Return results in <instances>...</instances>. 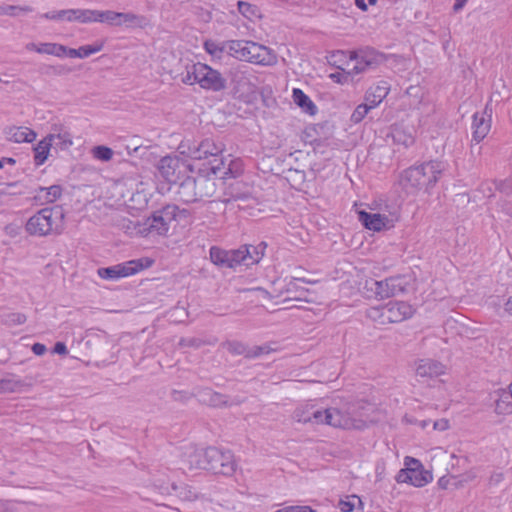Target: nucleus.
<instances>
[{
  "mask_svg": "<svg viewBox=\"0 0 512 512\" xmlns=\"http://www.w3.org/2000/svg\"><path fill=\"white\" fill-rule=\"evenodd\" d=\"M293 419L302 424L329 425L334 428L362 427V419L345 417L336 407L321 408L314 403L298 406L292 415Z\"/></svg>",
  "mask_w": 512,
  "mask_h": 512,
  "instance_id": "f257e3e1",
  "label": "nucleus"
},
{
  "mask_svg": "<svg viewBox=\"0 0 512 512\" xmlns=\"http://www.w3.org/2000/svg\"><path fill=\"white\" fill-rule=\"evenodd\" d=\"M446 169L447 164L442 161L424 162L404 170L400 175L399 183L407 194L414 195L421 190L429 192Z\"/></svg>",
  "mask_w": 512,
  "mask_h": 512,
  "instance_id": "f03ea898",
  "label": "nucleus"
},
{
  "mask_svg": "<svg viewBox=\"0 0 512 512\" xmlns=\"http://www.w3.org/2000/svg\"><path fill=\"white\" fill-rule=\"evenodd\" d=\"M50 19H63L64 21H79L81 23L87 22H101L119 25L122 23L128 24L127 27L133 28L136 26L141 27L144 18L138 17L131 13H119L114 11H99V10H81L70 9L62 10L57 13H49L46 15Z\"/></svg>",
  "mask_w": 512,
  "mask_h": 512,
  "instance_id": "7ed1b4c3",
  "label": "nucleus"
},
{
  "mask_svg": "<svg viewBox=\"0 0 512 512\" xmlns=\"http://www.w3.org/2000/svg\"><path fill=\"white\" fill-rule=\"evenodd\" d=\"M177 77L184 84H198L202 89L213 92H220L227 87L226 78L218 70L201 62L185 64L184 70Z\"/></svg>",
  "mask_w": 512,
  "mask_h": 512,
  "instance_id": "20e7f679",
  "label": "nucleus"
},
{
  "mask_svg": "<svg viewBox=\"0 0 512 512\" xmlns=\"http://www.w3.org/2000/svg\"><path fill=\"white\" fill-rule=\"evenodd\" d=\"M64 214L55 208H43L31 216L25 225L26 232L31 236L43 237L60 234L63 228Z\"/></svg>",
  "mask_w": 512,
  "mask_h": 512,
  "instance_id": "39448f33",
  "label": "nucleus"
},
{
  "mask_svg": "<svg viewBox=\"0 0 512 512\" xmlns=\"http://www.w3.org/2000/svg\"><path fill=\"white\" fill-rule=\"evenodd\" d=\"M215 177L198 175L185 178L179 185L177 197L179 201L190 204L212 197L216 192Z\"/></svg>",
  "mask_w": 512,
  "mask_h": 512,
  "instance_id": "423d86ee",
  "label": "nucleus"
},
{
  "mask_svg": "<svg viewBox=\"0 0 512 512\" xmlns=\"http://www.w3.org/2000/svg\"><path fill=\"white\" fill-rule=\"evenodd\" d=\"M384 60L383 55L373 48H364L355 51L350 61L347 63V70H343L347 75L340 73L331 74L330 77L339 83L347 81L349 75L354 76L360 73L375 69Z\"/></svg>",
  "mask_w": 512,
  "mask_h": 512,
  "instance_id": "0eeeda50",
  "label": "nucleus"
},
{
  "mask_svg": "<svg viewBox=\"0 0 512 512\" xmlns=\"http://www.w3.org/2000/svg\"><path fill=\"white\" fill-rule=\"evenodd\" d=\"M412 305L404 301L389 302L381 307H372L368 310V317L380 325L402 322L414 314Z\"/></svg>",
  "mask_w": 512,
  "mask_h": 512,
  "instance_id": "6e6552de",
  "label": "nucleus"
},
{
  "mask_svg": "<svg viewBox=\"0 0 512 512\" xmlns=\"http://www.w3.org/2000/svg\"><path fill=\"white\" fill-rule=\"evenodd\" d=\"M407 284L405 278L401 276L389 277L384 280L369 278L365 280L362 289L367 298L383 300L404 292Z\"/></svg>",
  "mask_w": 512,
  "mask_h": 512,
  "instance_id": "1a4fd4ad",
  "label": "nucleus"
},
{
  "mask_svg": "<svg viewBox=\"0 0 512 512\" xmlns=\"http://www.w3.org/2000/svg\"><path fill=\"white\" fill-rule=\"evenodd\" d=\"M228 55L246 62L256 64H268L270 60L269 49L253 41L232 40L228 41Z\"/></svg>",
  "mask_w": 512,
  "mask_h": 512,
  "instance_id": "9d476101",
  "label": "nucleus"
},
{
  "mask_svg": "<svg viewBox=\"0 0 512 512\" xmlns=\"http://www.w3.org/2000/svg\"><path fill=\"white\" fill-rule=\"evenodd\" d=\"M177 207L174 205H167L166 207L158 210L147 218L143 224L135 226L136 233L143 236L148 235H166L169 231L170 224L175 220Z\"/></svg>",
  "mask_w": 512,
  "mask_h": 512,
  "instance_id": "9b49d317",
  "label": "nucleus"
},
{
  "mask_svg": "<svg viewBox=\"0 0 512 512\" xmlns=\"http://www.w3.org/2000/svg\"><path fill=\"white\" fill-rule=\"evenodd\" d=\"M404 466L395 477L397 483H408L415 487H423L433 479L432 473L425 470L418 459L407 456L404 459Z\"/></svg>",
  "mask_w": 512,
  "mask_h": 512,
  "instance_id": "f8f14e48",
  "label": "nucleus"
},
{
  "mask_svg": "<svg viewBox=\"0 0 512 512\" xmlns=\"http://www.w3.org/2000/svg\"><path fill=\"white\" fill-rule=\"evenodd\" d=\"M207 470L226 476L232 475L236 470L234 455L229 450L216 447L206 448Z\"/></svg>",
  "mask_w": 512,
  "mask_h": 512,
  "instance_id": "ddd939ff",
  "label": "nucleus"
},
{
  "mask_svg": "<svg viewBox=\"0 0 512 512\" xmlns=\"http://www.w3.org/2000/svg\"><path fill=\"white\" fill-rule=\"evenodd\" d=\"M153 260L150 258H140L130 260L122 264H118L111 267L98 269V275L102 279L117 280L122 277H127L142 271L143 269L151 267Z\"/></svg>",
  "mask_w": 512,
  "mask_h": 512,
  "instance_id": "4468645a",
  "label": "nucleus"
},
{
  "mask_svg": "<svg viewBox=\"0 0 512 512\" xmlns=\"http://www.w3.org/2000/svg\"><path fill=\"white\" fill-rule=\"evenodd\" d=\"M181 154H184L195 160L206 159L209 156H217L223 151L221 144H217L213 139H204L200 143H192L189 140L181 142L179 145Z\"/></svg>",
  "mask_w": 512,
  "mask_h": 512,
  "instance_id": "2eb2a0df",
  "label": "nucleus"
},
{
  "mask_svg": "<svg viewBox=\"0 0 512 512\" xmlns=\"http://www.w3.org/2000/svg\"><path fill=\"white\" fill-rule=\"evenodd\" d=\"M266 243L261 242L257 246L244 245L235 250H229L230 268L244 265L249 267L258 263L264 256Z\"/></svg>",
  "mask_w": 512,
  "mask_h": 512,
  "instance_id": "dca6fc26",
  "label": "nucleus"
},
{
  "mask_svg": "<svg viewBox=\"0 0 512 512\" xmlns=\"http://www.w3.org/2000/svg\"><path fill=\"white\" fill-rule=\"evenodd\" d=\"M188 165L177 156H165L157 164L159 175L168 183H176Z\"/></svg>",
  "mask_w": 512,
  "mask_h": 512,
  "instance_id": "f3484780",
  "label": "nucleus"
},
{
  "mask_svg": "<svg viewBox=\"0 0 512 512\" xmlns=\"http://www.w3.org/2000/svg\"><path fill=\"white\" fill-rule=\"evenodd\" d=\"M492 113V107L487 103L483 111L473 115L472 137L476 143H480L488 135L491 129Z\"/></svg>",
  "mask_w": 512,
  "mask_h": 512,
  "instance_id": "a211bd4d",
  "label": "nucleus"
},
{
  "mask_svg": "<svg viewBox=\"0 0 512 512\" xmlns=\"http://www.w3.org/2000/svg\"><path fill=\"white\" fill-rule=\"evenodd\" d=\"M182 468L188 470L194 469H206L207 470V458L206 449H198L190 447L182 457Z\"/></svg>",
  "mask_w": 512,
  "mask_h": 512,
  "instance_id": "6ab92c4d",
  "label": "nucleus"
},
{
  "mask_svg": "<svg viewBox=\"0 0 512 512\" xmlns=\"http://www.w3.org/2000/svg\"><path fill=\"white\" fill-rule=\"evenodd\" d=\"M3 134L7 141L17 144L32 143L37 137L34 130L24 126H7L4 128Z\"/></svg>",
  "mask_w": 512,
  "mask_h": 512,
  "instance_id": "aec40b11",
  "label": "nucleus"
},
{
  "mask_svg": "<svg viewBox=\"0 0 512 512\" xmlns=\"http://www.w3.org/2000/svg\"><path fill=\"white\" fill-rule=\"evenodd\" d=\"M446 367L433 359H422L417 363L416 375L421 378H434L445 374Z\"/></svg>",
  "mask_w": 512,
  "mask_h": 512,
  "instance_id": "412c9836",
  "label": "nucleus"
},
{
  "mask_svg": "<svg viewBox=\"0 0 512 512\" xmlns=\"http://www.w3.org/2000/svg\"><path fill=\"white\" fill-rule=\"evenodd\" d=\"M390 91V85L386 81H380L372 85L365 94V102L369 107H377Z\"/></svg>",
  "mask_w": 512,
  "mask_h": 512,
  "instance_id": "4be33fe9",
  "label": "nucleus"
},
{
  "mask_svg": "<svg viewBox=\"0 0 512 512\" xmlns=\"http://www.w3.org/2000/svg\"><path fill=\"white\" fill-rule=\"evenodd\" d=\"M360 222L369 230L381 231L391 226V221L387 216L375 213L371 214L365 211L359 212Z\"/></svg>",
  "mask_w": 512,
  "mask_h": 512,
  "instance_id": "5701e85b",
  "label": "nucleus"
},
{
  "mask_svg": "<svg viewBox=\"0 0 512 512\" xmlns=\"http://www.w3.org/2000/svg\"><path fill=\"white\" fill-rule=\"evenodd\" d=\"M53 145V136H45L34 147V163L36 166L43 165L49 157Z\"/></svg>",
  "mask_w": 512,
  "mask_h": 512,
  "instance_id": "b1692460",
  "label": "nucleus"
},
{
  "mask_svg": "<svg viewBox=\"0 0 512 512\" xmlns=\"http://www.w3.org/2000/svg\"><path fill=\"white\" fill-rule=\"evenodd\" d=\"M408 105L413 109H420L425 104V91L419 85H411L406 89Z\"/></svg>",
  "mask_w": 512,
  "mask_h": 512,
  "instance_id": "393cba45",
  "label": "nucleus"
},
{
  "mask_svg": "<svg viewBox=\"0 0 512 512\" xmlns=\"http://www.w3.org/2000/svg\"><path fill=\"white\" fill-rule=\"evenodd\" d=\"M62 194V188L59 185H52L48 188L39 187L36 190L35 198L42 204L55 202Z\"/></svg>",
  "mask_w": 512,
  "mask_h": 512,
  "instance_id": "a878e982",
  "label": "nucleus"
},
{
  "mask_svg": "<svg viewBox=\"0 0 512 512\" xmlns=\"http://www.w3.org/2000/svg\"><path fill=\"white\" fill-rule=\"evenodd\" d=\"M53 132L47 136H53V142L57 140L56 146L61 150L69 149L73 145L71 133L62 126H54Z\"/></svg>",
  "mask_w": 512,
  "mask_h": 512,
  "instance_id": "bb28decb",
  "label": "nucleus"
},
{
  "mask_svg": "<svg viewBox=\"0 0 512 512\" xmlns=\"http://www.w3.org/2000/svg\"><path fill=\"white\" fill-rule=\"evenodd\" d=\"M292 96L294 103L297 104L304 112L309 115H314L317 112L316 105L301 89L294 88Z\"/></svg>",
  "mask_w": 512,
  "mask_h": 512,
  "instance_id": "cd10ccee",
  "label": "nucleus"
},
{
  "mask_svg": "<svg viewBox=\"0 0 512 512\" xmlns=\"http://www.w3.org/2000/svg\"><path fill=\"white\" fill-rule=\"evenodd\" d=\"M201 397H202L203 402H205L208 405L213 406V407H220L223 405H232L233 404L232 402L231 403L228 402L227 396H225L221 393H218V392H214L210 389H205L202 392Z\"/></svg>",
  "mask_w": 512,
  "mask_h": 512,
  "instance_id": "c85d7f7f",
  "label": "nucleus"
},
{
  "mask_svg": "<svg viewBox=\"0 0 512 512\" xmlns=\"http://www.w3.org/2000/svg\"><path fill=\"white\" fill-rule=\"evenodd\" d=\"M210 260L217 266L230 268L229 250L213 246L209 251Z\"/></svg>",
  "mask_w": 512,
  "mask_h": 512,
  "instance_id": "c756f323",
  "label": "nucleus"
},
{
  "mask_svg": "<svg viewBox=\"0 0 512 512\" xmlns=\"http://www.w3.org/2000/svg\"><path fill=\"white\" fill-rule=\"evenodd\" d=\"M495 411L498 414H511L512 394H509L506 390H501L495 403Z\"/></svg>",
  "mask_w": 512,
  "mask_h": 512,
  "instance_id": "7c9ffc66",
  "label": "nucleus"
},
{
  "mask_svg": "<svg viewBox=\"0 0 512 512\" xmlns=\"http://www.w3.org/2000/svg\"><path fill=\"white\" fill-rule=\"evenodd\" d=\"M394 143L409 147L414 143V136L411 132L401 127H395L391 133Z\"/></svg>",
  "mask_w": 512,
  "mask_h": 512,
  "instance_id": "2f4dec72",
  "label": "nucleus"
},
{
  "mask_svg": "<svg viewBox=\"0 0 512 512\" xmlns=\"http://www.w3.org/2000/svg\"><path fill=\"white\" fill-rule=\"evenodd\" d=\"M341 413L345 417H350V418H354V419H362L363 422H364V425L362 427H350L349 429L362 430V429L367 427V423L369 421V416L365 412L364 407H362V406H350V407L347 408V410L345 412L341 411Z\"/></svg>",
  "mask_w": 512,
  "mask_h": 512,
  "instance_id": "473e14b6",
  "label": "nucleus"
},
{
  "mask_svg": "<svg viewBox=\"0 0 512 512\" xmlns=\"http://www.w3.org/2000/svg\"><path fill=\"white\" fill-rule=\"evenodd\" d=\"M27 49L35 50L38 53L60 56V51L63 50V45L54 43H41L39 45H36L34 43H30L27 45Z\"/></svg>",
  "mask_w": 512,
  "mask_h": 512,
  "instance_id": "72a5a7b5",
  "label": "nucleus"
},
{
  "mask_svg": "<svg viewBox=\"0 0 512 512\" xmlns=\"http://www.w3.org/2000/svg\"><path fill=\"white\" fill-rule=\"evenodd\" d=\"M227 42L217 43L212 40H207L204 43L205 50L214 57H221L223 52L228 54Z\"/></svg>",
  "mask_w": 512,
  "mask_h": 512,
  "instance_id": "f704fd0d",
  "label": "nucleus"
},
{
  "mask_svg": "<svg viewBox=\"0 0 512 512\" xmlns=\"http://www.w3.org/2000/svg\"><path fill=\"white\" fill-rule=\"evenodd\" d=\"M91 153L95 159L107 162L110 161L113 157V150L107 146L99 145L95 146Z\"/></svg>",
  "mask_w": 512,
  "mask_h": 512,
  "instance_id": "c9c22d12",
  "label": "nucleus"
},
{
  "mask_svg": "<svg viewBox=\"0 0 512 512\" xmlns=\"http://www.w3.org/2000/svg\"><path fill=\"white\" fill-rule=\"evenodd\" d=\"M238 9L243 16L250 20H252L254 17H260L258 8L256 6L251 5L250 3L239 1Z\"/></svg>",
  "mask_w": 512,
  "mask_h": 512,
  "instance_id": "e433bc0d",
  "label": "nucleus"
},
{
  "mask_svg": "<svg viewBox=\"0 0 512 512\" xmlns=\"http://www.w3.org/2000/svg\"><path fill=\"white\" fill-rule=\"evenodd\" d=\"M373 109L372 107H369L366 102L359 104L355 110L353 111L350 120L351 122L357 124L361 122L365 116L368 114V112Z\"/></svg>",
  "mask_w": 512,
  "mask_h": 512,
  "instance_id": "4c0bfd02",
  "label": "nucleus"
},
{
  "mask_svg": "<svg viewBox=\"0 0 512 512\" xmlns=\"http://www.w3.org/2000/svg\"><path fill=\"white\" fill-rule=\"evenodd\" d=\"M103 48V42H95L93 44L84 45L78 48L79 58H87L92 54L101 51Z\"/></svg>",
  "mask_w": 512,
  "mask_h": 512,
  "instance_id": "58836bf2",
  "label": "nucleus"
},
{
  "mask_svg": "<svg viewBox=\"0 0 512 512\" xmlns=\"http://www.w3.org/2000/svg\"><path fill=\"white\" fill-rule=\"evenodd\" d=\"M475 477H476V475L473 472H468V473L458 475V476L452 475L453 480H452L451 486L454 489L462 488L466 483L474 480Z\"/></svg>",
  "mask_w": 512,
  "mask_h": 512,
  "instance_id": "ea45409f",
  "label": "nucleus"
},
{
  "mask_svg": "<svg viewBox=\"0 0 512 512\" xmlns=\"http://www.w3.org/2000/svg\"><path fill=\"white\" fill-rule=\"evenodd\" d=\"M174 490H177L178 496L182 500L194 501L198 498L197 492L189 486H182L180 488L174 487Z\"/></svg>",
  "mask_w": 512,
  "mask_h": 512,
  "instance_id": "a19ab883",
  "label": "nucleus"
},
{
  "mask_svg": "<svg viewBox=\"0 0 512 512\" xmlns=\"http://www.w3.org/2000/svg\"><path fill=\"white\" fill-rule=\"evenodd\" d=\"M26 316L22 313H10L5 318V323L9 326L21 325L25 323Z\"/></svg>",
  "mask_w": 512,
  "mask_h": 512,
  "instance_id": "79ce46f5",
  "label": "nucleus"
},
{
  "mask_svg": "<svg viewBox=\"0 0 512 512\" xmlns=\"http://www.w3.org/2000/svg\"><path fill=\"white\" fill-rule=\"evenodd\" d=\"M496 190L506 195L512 194V179L496 180Z\"/></svg>",
  "mask_w": 512,
  "mask_h": 512,
  "instance_id": "37998d69",
  "label": "nucleus"
},
{
  "mask_svg": "<svg viewBox=\"0 0 512 512\" xmlns=\"http://www.w3.org/2000/svg\"><path fill=\"white\" fill-rule=\"evenodd\" d=\"M355 500L360 501L357 496H352L351 499L347 498L345 500H340L338 503V508L341 512H352L355 507Z\"/></svg>",
  "mask_w": 512,
  "mask_h": 512,
  "instance_id": "c03bdc74",
  "label": "nucleus"
},
{
  "mask_svg": "<svg viewBox=\"0 0 512 512\" xmlns=\"http://www.w3.org/2000/svg\"><path fill=\"white\" fill-rule=\"evenodd\" d=\"M495 190H496V180L485 181L480 186V191L486 197H492L494 195Z\"/></svg>",
  "mask_w": 512,
  "mask_h": 512,
  "instance_id": "a18cd8bd",
  "label": "nucleus"
},
{
  "mask_svg": "<svg viewBox=\"0 0 512 512\" xmlns=\"http://www.w3.org/2000/svg\"><path fill=\"white\" fill-rule=\"evenodd\" d=\"M226 348L227 350L232 353V354H236V355H240V354H243L245 353L246 351V348L245 346L240 343V342H228L226 344Z\"/></svg>",
  "mask_w": 512,
  "mask_h": 512,
  "instance_id": "49530a36",
  "label": "nucleus"
},
{
  "mask_svg": "<svg viewBox=\"0 0 512 512\" xmlns=\"http://www.w3.org/2000/svg\"><path fill=\"white\" fill-rule=\"evenodd\" d=\"M202 345V341L195 337L182 338L179 341V346L181 347H200Z\"/></svg>",
  "mask_w": 512,
  "mask_h": 512,
  "instance_id": "de8ad7c7",
  "label": "nucleus"
},
{
  "mask_svg": "<svg viewBox=\"0 0 512 512\" xmlns=\"http://www.w3.org/2000/svg\"><path fill=\"white\" fill-rule=\"evenodd\" d=\"M275 512H316L310 506H287Z\"/></svg>",
  "mask_w": 512,
  "mask_h": 512,
  "instance_id": "09e8293b",
  "label": "nucleus"
},
{
  "mask_svg": "<svg viewBox=\"0 0 512 512\" xmlns=\"http://www.w3.org/2000/svg\"><path fill=\"white\" fill-rule=\"evenodd\" d=\"M48 74H68L71 72V69L67 66H55V67H49L46 71Z\"/></svg>",
  "mask_w": 512,
  "mask_h": 512,
  "instance_id": "8fccbe9b",
  "label": "nucleus"
},
{
  "mask_svg": "<svg viewBox=\"0 0 512 512\" xmlns=\"http://www.w3.org/2000/svg\"><path fill=\"white\" fill-rule=\"evenodd\" d=\"M269 352L268 350V347L266 346H257V347H254L252 350H250L248 353H247V356L248 357H258L262 354H267Z\"/></svg>",
  "mask_w": 512,
  "mask_h": 512,
  "instance_id": "3c124183",
  "label": "nucleus"
},
{
  "mask_svg": "<svg viewBox=\"0 0 512 512\" xmlns=\"http://www.w3.org/2000/svg\"><path fill=\"white\" fill-rule=\"evenodd\" d=\"M79 52L78 49L74 48H67L66 46H63V50L60 51V56H68L70 58H79Z\"/></svg>",
  "mask_w": 512,
  "mask_h": 512,
  "instance_id": "603ef678",
  "label": "nucleus"
},
{
  "mask_svg": "<svg viewBox=\"0 0 512 512\" xmlns=\"http://www.w3.org/2000/svg\"><path fill=\"white\" fill-rule=\"evenodd\" d=\"M452 475L451 476H442L439 480H438V486L441 488V489H448L451 486V483H452Z\"/></svg>",
  "mask_w": 512,
  "mask_h": 512,
  "instance_id": "864d4df0",
  "label": "nucleus"
},
{
  "mask_svg": "<svg viewBox=\"0 0 512 512\" xmlns=\"http://www.w3.org/2000/svg\"><path fill=\"white\" fill-rule=\"evenodd\" d=\"M46 346L41 343H35L32 346V351L35 355L41 356L46 352Z\"/></svg>",
  "mask_w": 512,
  "mask_h": 512,
  "instance_id": "5fc2aeb1",
  "label": "nucleus"
},
{
  "mask_svg": "<svg viewBox=\"0 0 512 512\" xmlns=\"http://www.w3.org/2000/svg\"><path fill=\"white\" fill-rule=\"evenodd\" d=\"M54 352L60 355H66L68 350L63 342H57L54 346Z\"/></svg>",
  "mask_w": 512,
  "mask_h": 512,
  "instance_id": "6e6d98bb",
  "label": "nucleus"
},
{
  "mask_svg": "<svg viewBox=\"0 0 512 512\" xmlns=\"http://www.w3.org/2000/svg\"><path fill=\"white\" fill-rule=\"evenodd\" d=\"M448 427H449V423L446 419H441L434 423L435 430L444 431V430L448 429Z\"/></svg>",
  "mask_w": 512,
  "mask_h": 512,
  "instance_id": "4d7b16f0",
  "label": "nucleus"
},
{
  "mask_svg": "<svg viewBox=\"0 0 512 512\" xmlns=\"http://www.w3.org/2000/svg\"><path fill=\"white\" fill-rule=\"evenodd\" d=\"M246 74H247V70H241V69L237 70L234 74L233 81L237 82L238 79H239V81L240 80H248Z\"/></svg>",
  "mask_w": 512,
  "mask_h": 512,
  "instance_id": "13d9d810",
  "label": "nucleus"
},
{
  "mask_svg": "<svg viewBox=\"0 0 512 512\" xmlns=\"http://www.w3.org/2000/svg\"><path fill=\"white\" fill-rule=\"evenodd\" d=\"M17 9L16 6H0V14L14 15Z\"/></svg>",
  "mask_w": 512,
  "mask_h": 512,
  "instance_id": "bf43d9fd",
  "label": "nucleus"
},
{
  "mask_svg": "<svg viewBox=\"0 0 512 512\" xmlns=\"http://www.w3.org/2000/svg\"><path fill=\"white\" fill-rule=\"evenodd\" d=\"M384 466H377L376 467V479L377 481H381L383 479V476H384Z\"/></svg>",
  "mask_w": 512,
  "mask_h": 512,
  "instance_id": "052dcab7",
  "label": "nucleus"
},
{
  "mask_svg": "<svg viewBox=\"0 0 512 512\" xmlns=\"http://www.w3.org/2000/svg\"><path fill=\"white\" fill-rule=\"evenodd\" d=\"M467 1L468 0H456L455 4L453 6L454 11L457 12V11L461 10Z\"/></svg>",
  "mask_w": 512,
  "mask_h": 512,
  "instance_id": "680f3d73",
  "label": "nucleus"
},
{
  "mask_svg": "<svg viewBox=\"0 0 512 512\" xmlns=\"http://www.w3.org/2000/svg\"><path fill=\"white\" fill-rule=\"evenodd\" d=\"M355 5L362 11H367L365 0H355Z\"/></svg>",
  "mask_w": 512,
  "mask_h": 512,
  "instance_id": "e2e57ef3",
  "label": "nucleus"
},
{
  "mask_svg": "<svg viewBox=\"0 0 512 512\" xmlns=\"http://www.w3.org/2000/svg\"><path fill=\"white\" fill-rule=\"evenodd\" d=\"M505 311L512 315V296L505 303Z\"/></svg>",
  "mask_w": 512,
  "mask_h": 512,
  "instance_id": "0e129e2a",
  "label": "nucleus"
},
{
  "mask_svg": "<svg viewBox=\"0 0 512 512\" xmlns=\"http://www.w3.org/2000/svg\"><path fill=\"white\" fill-rule=\"evenodd\" d=\"M9 383H10L9 380H4V379L0 380V392H2L4 390V386Z\"/></svg>",
  "mask_w": 512,
  "mask_h": 512,
  "instance_id": "69168bd1",
  "label": "nucleus"
},
{
  "mask_svg": "<svg viewBox=\"0 0 512 512\" xmlns=\"http://www.w3.org/2000/svg\"><path fill=\"white\" fill-rule=\"evenodd\" d=\"M232 165L234 166V169H236V171L239 172V169H240V162L238 161H234L232 162Z\"/></svg>",
  "mask_w": 512,
  "mask_h": 512,
  "instance_id": "338daca9",
  "label": "nucleus"
},
{
  "mask_svg": "<svg viewBox=\"0 0 512 512\" xmlns=\"http://www.w3.org/2000/svg\"><path fill=\"white\" fill-rule=\"evenodd\" d=\"M2 161H6L9 164H14L15 163V160L13 158H3Z\"/></svg>",
  "mask_w": 512,
  "mask_h": 512,
  "instance_id": "774afa93",
  "label": "nucleus"
}]
</instances>
